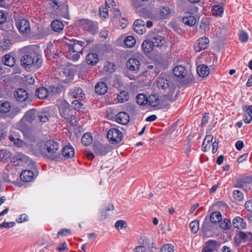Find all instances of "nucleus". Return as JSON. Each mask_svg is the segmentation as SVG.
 Listing matches in <instances>:
<instances>
[{"instance_id":"14","label":"nucleus","mask_w":252,"mask_h":252,"mask_svg":"<svg viewBox=\"0 0 252 252\" xmlns=\"http://www.w3.org/2000/svg\"><path fill=\"white\" fill-rule=\"evenodd\" d=\"M145 22L141 19H138L134 21L133 24V30L137 33L142 34L145 32Z\"/></svg>"},{"instance_id":"16","label":"nucleus","mask_w":252,"mask_h":252,"mask_svg":"<svg viewBox=\"0 0 252 252\" xmlns=\"http://www.w3.org/2000/svg\"><path fill=\"white\" fill-rule=\"evenodd\" d=\"M122 138V132L117 128L111 127V144L118 143Z\"/></svg>"},{"instance_id":"36","label":"nucleus","mask_w":252,"mask_h":252,"mask_svg":"<svg viewBox=\"0 0 252 252\" xmlns=\"http://www.w3.org/2000/svg\"><path fill=\"white\" fill-rule=\"evenodd\" d=\"M147 103L152 107H156L159 103V99L156 94H151L147 97Z\"/></svg>"},{"instance_id":"64","label":"nucleus","mask_w":252,"mask_h":252,"mask_svg":"<svg viewBox=\"0 0 252 252\" xmlns=\"http://www.w3.org/2000/svg\"><path fill=\"white\" fill-rule=\"evenodd\" d=\"M146 250L144 246H138L134 249V252H146Z\"/></svg>"},{"instance_id":"51","label":"nucleus","mask_w":252,"mask_h":252,"mask_svg":"<svg viewBox=\"0 0 252 252\" xmlns=\"http://www.w3.org/2000/svg\"><path fill=\"white\" fill-rule=\"evenodd\" d=\"M115 226L117 229L120 230L126 228L127 225L126 221L119 220L116 222Z\"/></svg>"},{"instance_id":"49","label":"nucleus","mask_w":252,"mask_h":252,"mask_svg":"<svg viewBox=\"0 0 252 252\" xmlns=\"http://www.w3.org/2000/svg\"><path fill=\"white\" fill-rule=\"evenodd\" d=\"M223 8L219 5H215L212 7V11L213 15H220L223 12Z\"/></svg>"},{"instance_id":"42","label":"nucleus","mask_w":252,"mask_h":252,"mask_svg":"<svg viewBox=\"0 0 252 252\" xmlns=\"http://www.w3.org/2000/svg\"><path fill=\"white\" fill-rule=\"evenodd\" d=\"M135 38L131 36H126L124 40V44L127 48H132L135 44Z\"/></svg>"},{"instance_id":"60","label":"nucleus","mask_w":252,"mask_h":252,"mask_svg":"<svg viewBox=\"0 0 252 252\" xmlns=\"http://www.w3.org/2000/svg\"><path fill=\"white\" fill-rule=\"evenodd\" d=\"M131 5L135 8H139L143 6L142 2L139 0H131Z\"/></svg>"},{"instance_id":"5","label":"nucleus","mask_w":252,"mask_h":252,"mask_svg":"<svg viewBox=\"0 0 252 252\" xmlns=\"http://www.w3.org/2000/svg\"><path fill=\"white\" fill-rule=\"evenodd\" d=\"M45 146L49 154V155H46L47 158L52 160H58L60 158V155L57 153V152L59 149L58 143L53 140H50L46 141Z\"/></svg>"},{"instance_id":"24","label":"nucleus","mask_w":252,"mask_h":252,"mask_svg":"<svg viewBox=\"0 0 252 252\" xmlns=\"http://www.w3.org/2000/svg\"><path fill=\"white\" fill-rule=\"evenodd\" d=\"M49 94V90L43 87L37 88L35 92L36 96L39 99H45L47 97Z\"/></svg>"},{"instance_id":"59","label":"nucleus","mask_w":252,"mask_h":252,"mask_svg":"<svg viewBox=\"0 0 252 252\" xmlns=\"http://www.w3.org/2000/svg\"><path fill=\"white\" fill-rule=\"evenodd\" d=\"M15 225V223L14 221L10 222H4L0 224V228L4 227L7 228H10L13 227Z\"/></svg>"},{"instance_id":"26","label":"nucleus","mask_w":252,"mask_h":252,"mask_svg":"<svg viewBox=\"0 0 252 252\" xmlns=\"http://www.w3.org/2000/svg\"><path fill=\"white\" fill-rule=\"evenodd\" d=\"M196 71L200 77H204L209 75L210 69L207 65L200 64L197 66Z\"/></svg>"},{"instance_id":"15","label":"nucleus","mask_w":252,"mask_h":252,"mask_svg":"<svg viewBox=\"0 0 252 252\" xmlns=\"http://www.w3.org/2000/svg\"><path fill=\"white\" fill-rule=\"evenodd\" d=\"M116 122L120 124L126 125L129 121V116L125 112H121L116 115L115 117Z\"/></svg>"},{"instance_id":"12","label":"nucleus","mask_w":252,"mask_h":252,"mask_svg":"<svg viewBox=\"0 0 252 252\" xmlns=\"http://www.w3.org/2000/svg\"><path fill=\"white\" fill-rule=\"evenodd\" d=\"M17 27L19 32L23 34L29 33L31 31L29 22L26 19L20 20L17 23Z\"/></svg>"},{"instance_id":"9","label":"nucleus","mask_w":252,"mask_h":252,"mask_svg":"<svg viewBox=\"0 0 252 252\" xmlns=\"http://www.w3.org/2000/svg\"><path fill=\"white\" fill-rule=\"evenodd\" d=\"M220 245L219 242L210 240L205 243L202 252H214L218 250Z\"/></svg>"},{"instance_id":"56","label":"nucleus","mask_w":252,"mask_h":252,"mask_svg":"<svg viewBox=\"0 0 252 252\" xmlns=\"http://www.w3.org/2000/svg\"><path fill=\"white\" fill-rule=\"evenodd\" d=\"M70 234L71 230L70 229L64 228L62 230H61L58 232L57 237H59L60 236H64Z\"/></svg>"},{"instance_id":"45","label":"nucleus","mask_w":252,"mask_h":252,"mask_svg":"<svg viewBox=\"0 0 252 252\" xmlns=\"http://www.w3.org/2000/svg\"><path fill=\"white\" fill-rule=\"evenodd\" d=\"M11 45L10 40L4 39L0 43V48L3 51H7L10 49Z\"/></svg>"},{"instance_id":"19","label":"nucleus","mask_w":252,"mask_h":252,"mask_svg":"<svg viewBox=\"0 0 252 252\" xmlns=\"http://www.w3.org/2000/svg\"><path fill=\"white\" fill-rule=\"evenodd\" d=\"M173 73L175 76L179 78H183L186 76L187 71L184 66L178 65L174 68Z\"/></svg>"},{"instance_id":"2","label":"nucleus","mask_w":252,"mask_h":252,"mask_svg":"<svg viewBox=\"0 0 252 252\" xmlns=\"http://www.w3.org/2000/svg\"><path fill=\"white\" fill-rule=\"evenodd\" d=\"M85 42L74 40L70 41V43H65V47L67 50L66 57L73 61H78L82 54L83 47L85 46Z\"/></svg>"},{"instance_id":"25","label":"nucleus","mask_w":252,"mask_h":252,"mask_svg":"<svg viewBox=\"0 0 252 252\" xmlns=\"http://www.w3.org/2000/svg\"><path fill=\"white\" fill-rule=\"evenodd\" d=\"M142 49L144 54H148L152 52L154 48L153 44L150 39L145 40L142 44Z\"/></svg>"},{"instance_id":"6","label":"nucleus","mask_w":252,"mask_h":252,"mask_svg":"<svg viewBox=\"0 0 252 252\" xmlns=\"http://www.w3.org/2000/svg\"><path fill=\"white\" fill-rule=\"evenodd\" d=\"M59 112L62 117L67 121L71 122L74 119V110L70 106V105L66 102H63L59 106Z\"/></svg>"},{"instance_id":"13","label":"nucleus","mask_w":252,"mask_h":252,"mask_svg":"<svg viewBox=\"0 0 252 252\" xmlns=\"http://www.w3.org/2000/svg\"><path fill=\"white\" fill-rule=\"evenodd\" d=\"M93 150L98 155H103L109 152V148L99 142H95L93 146Z\"/></svg>"},{"instance_id":"32","label":"nucleus","mask_w":252,"mask_h":252,"mask_svg":"<svg viewBox=\"0 0 252 252\" xmlns=\"http://www.w3.org/2000/svg\"><path fill=\"white\" fill-rule=\"evenodd\" d=\"M154 47H160L162 46L165 42L164 38L159 35H156L150 39Z\"/></svg>"},{"instance_id":"7","label":"nucleus","mask_w":252,"mask_h":252,"mask_svg":"<svg viewBox=\"0 0 252 252\" xmlns=\"http://www.w3.org/2000/svg\"><path fill=\"white\" fill-rule=\"evenodd\" d=\"M80 24L84 30L92 34H95L98 30L97 23L95 22L88 19H82Z\"/></svg>"},{"instance_id":"34","label":"nucleus","mask_w":252,"mask_h":252,"mask_svg":"<svg viewBox=\"0 0 252 252\" xmlns=\"http://www.w3.org/2000/svg\"><path fill=\"white\" fill-rule=\"evenodd\" d=\"M129 95L127 92L121 91L117 95V99L119 102L124 103L128 100Z\"/></svg>"},{"instance_id":"17","label":"nucleus","mask_w":252,"mask_h":252,"mask_svg":"<svg viewBox=\"0 0 252 252\" xmlns=\"http://www.w3.org/2000/svg\"><path fill=\"white\" fill-rule=\"evenodd\" d=\"M213 223L211 221L205 219L201 228V231L203 233V237L208 236V232L213 230Z\"/></svg>"},{"instance_id":"46","label":"nucleus","mask_w":252,"mask_h":252,"mask_svg":"<svg viewBox=\"0 0 252 252\" xmlns=\"http://www.w3.org/2000/svg\"><path fill=\"white\" fill-rule=\"evenodd\" d=\"M62 88L59 86H50L49 89V94L52 95L59 94L61 93Z\"/></svg>"},{"instance_id":"11","label":"nucleus","mask_w":252,"mask_h":252,"mask_svg":"<svg viewBox=\"0 0 252 252\" xmlns=\"http://www.w3.org/2000/svg\"><path fill=\"white\" fill-rule=\"evenodd\" d=\"M209 43V40L208 38L205 37H201L196 41L194 45V49L196 52H200L207 48Z\"/></svg>"},{"instance_id":"18","label":"nucleus","mask_w":252,"mask_h":252,"mask_svg":"<svg viewBox=\"0 0 252 252\" xmlns=\"http://www.w3.org/2000/svg\"><path fill=\"white\" fill-rule=\"evenodd\" d=\"M15 98L19 101H24L28 97V93L27 91L23 89H18L14 93Z\"/></svg>"},{"instance_id":"63","label":"nucleus","mask_w":252,"mask_h":252,"mask_svg":"<svg viewBox=\"0 0 252 252\" xmlns=\"http://www.w3.org/2000/svg\"><path fill=\"white\" fill-rule=\"evenodd\" d=\"M245 207L246 209L251 212H252V200L247 201L245 203Z\"/></svg>"},{"instance_id":"31","label":"nucleus","mask_w":252,"mask_h":252,"mask_svg":"<svg viewBox=\"0 0 252 252\" xmlns=\"http://www.w3.org/2000/svg\"><path fill=\"white\" fill-rule=\"evenodd\" d=\"M108 0H105V5L102 6L99 8V16L100 18L105 19L106 18H108L109 13H108V8L109 7V3Z\"/></svg>"},{"instance_id":"50","label":"nucleus","mask_w":252,"mask_h":252,"mask_svg":"<svg viewBox=\"0 0 252 252\" xmlns=\"http://www.w3.org/2000/svg\"><path fill=\"white\" fill-rule=\"evenodd\" d=\"M231 226V221L227 219H224L220 223V227L224 230L229 229Z\"/></svg>"},{"instance_id":"55","label":"nucleus","mask_w":252,"mask_h":252,"mask_svg":"<svg viewBox=\"0 0 252 252\" xmlns=\"http://www.w3.org/2000/svg\"><path fill=\"white\" fill-rule=\"evenodd\" d=\"M72 104L74 109L78 111H80L83 105L82 103L79 101L78 100H73Z\"/></svg>"},{"instance_id":"57","label":"nucleus","mask_w":252,"mask_h":252,"mask_svg":"<svg viewBox=\"0 0 252 252\" xmlns=\"http://www.w3.org/2000/svg\"><path fill=\"white\" fill-rule=\"evenodd\" d=\"M248 34L247 32L242 31L240 32L239 39L242 42H246L248 39Z\"/></svg>"},{"instance_id":"48","label":"nucleus","mask_w":252,"mask_h":252,"mask_svg":"<svg viewBox=\"0 0 252 252\" xmlns=\"http://www.w3.org/2000/svg\"><path fill=\"white\" fill-rule=\"evenodd\" d=\"M213 136L212 135H207L206 136L202 146V150L204 152H206V143H210L212 141Z\"/></svg>"},{"instance_id":"40","label":"nucleus","mask_w":252,"mask_h":252,"mask_svg":"<svg viewBox=\"0 0 252 252\" xmlns=\"http://www.w3.org/2000/svg\"><path fill=\"white\" fill-rule=\"evenodd\" d=\"M11 108L10 103L8 101H0V112L6 113Z\"/></svg>"},{"instance_id":"41","label":"nucleus","mask_w":252,"mask_h":252,"mask_svg":"<svg viewBox=\"0 0 252 252\" xmlns=\"http://www.w3.org/2000/svg\"><path fill=\"white\" fill-rule=\"evenodd\" d=\"M93 138L90 133H86L84 134L81 138L82 143L85 145L88 146L92 143Z\"/></svg>"},{"instance_id":"44","label":"nucleus","mask_w":252,"mask_h":252,"mask_svg":"<svg viewBox=\"0 0 252 252\" xmlns=\"http://www.w3.org/2000/svg\"><path fill=\"white\" fill-rule=\"evenodd\" d=\"M170 9L168 7L163 6L161 7L159 10V16L160 19H165L170 14Z\"/></svg>"},{"instance_id":"38","label":"nucleus","mask_w":252,"mask_h":252,"mask_svg":"<svg viewBox=\"0 0 252 252\" xmlns=\"http://www.w3.org/2000/svg\"><path fill=\"white\" fill-rule=\"evenodd\" d=\"M63 75L66 77V78L63 81L65 83H68L73 80L74 73L73 71L70 68L65 69L63 71Z\"/></svg>"},{"instance_id":"20","label":"nucleus","mask_w":252,"mask_h":252,"mask_svg":"<svg viewBox=\"0 0 252 252\" xmlns=\"http://www.w3.org/2000/svg\"><path fill=\"white\" fill-rule=\"evenodd\" d=\"M34 177L33 172L30 170H25L20 174V178L23 181L29 182L32 181Z\"/></svg>"},{"instance_id":"10","label":"nucleus","mask_w":252,"mask_h":252,"mask_svg":"<svg viewBox=\"0 0 252 252\" xmlns=\"http://www.w3.org/2000/svg\"><path fill=\"white\" fill-rule=\"evenodd\" d=\"M126 65L130 71L137 73L140 69V63L137 59L130 58L126 62Z\"/></svg>"},{"instance_id":"43","label":"nucleus","mask_w":252,"mask_h":252,"mask_svg":"<svg viewBox=\"0 0 252 252\" xmlns=\"http://www.w3.org/2000/svg\"><path fill=\"white\" fill-rule=\"evenodd\" d=\"M147 97L146 95L143 94H137L136 97V100L137 103L140 105H143L147 103Z\"/></svg>"},{"instance_id":"52","label":"nucleus","mask_w":252,"mask_h":252,"mask_svg":"<svg viewBox=\"0 0 252 252\" xmlns=\"http://www.w3.org/2000/svg\"><path fill=\"white\" fill-rule=\"evenodd\" d=\"M113 87L119 89L123 87V84L118 76H116L113 80Z\"/></svg>"},{"instance_id":"21","label":"nucleus","mask_w":252,"mask_h":252,"mask_svg":"<svg viewBox=\"0 0 252 252\" xmlns=\"http://www.w3.org/2000/svg\"><path fill=\"white\" fill-rule=\"evenodd\" d=\"M86 61L88 64L94 66L96 65L99 61L98 55L94 53H90L86 56Z\"/></svg>"},{"instance_id":"54","label":"nucleus","mask_w":252,"mask_h":252,"mask_svg":"<svg viewBox=\"0 0 252 252\" xmlns=\"http://www.w3.org/2000/svg\"><path fill=\"white\" fill-rule=\"evenodd\" d=\"M233 196L234 198L238 201L242 200L244 197L242 192L239 190H234Z\"/></svg>"},{"instance_id":"33","label":"nucleus","mask_w":252,"mask_h":252,"mask_svg":"<svg viewBox=\"0 0 252 252\" xmlns=\"http://www.w3.org/2000/svg\"><path fill=\"white\" fill-rule=\"evenodd\" d=\"M232 224L233 226L238 229L244 228L246 226L245 221L241 217H238L233 219Z\"/></svg>"},{"instance_id":"30","label":"nucleus","mask_w":252,"mask_h":252,"mask_svg":"<svg viewBox=\"0 0 252 252\" xmlns=\"http://www.w3.org/2000/svg\"><path fill=\"white\" fill-rule=\"evenodd\" d=\"M74 150L71 146H66L62 149V155L65 158H71L74 156Z\"/></svg>"},{"instance_id":"27","label":"nucleus","mask_w":252,"mask_h":252,"mask_svg":"<svg viewBox=\"0 0 252 252\" xmlns=\"http://www.w3.org/2000/svg\"><path fill=\"white\" fill-rule=\"evenodd\" d=\"M108 90L106 84L103 82H98L95 86V91L99 94H105Z\"/></svg>"},{"instance_id":"23","label":"nucleus","mask_w":252,"mask_h":252,"mask_svg":"<svg viewBox=\"0 0 252 252\" xmlns=\"http://www.w3.org/2000/svg\"><path fill=\"white\" fill-rule=\"evenodd\" d=\"M243 110L245 112V118L243 120L246 124H249L252 120V105H245L243 107Z\"/></svg>"},{"instance_id":"58","label":"nucleus","mask_w":252,"mask_h":252,"mask_svg":"<svg viewBox=\"0 0 252 252\" xmlns=\"http://www.w3.org/2000/svg\"><path fill=\"white\" fill-rule=\"evenodd\" d=\"M140 14L144 17L150 18L152 14L151 12L146 8H143L140 12Z\"/></svg>"},{"instance_id":"28","label":"nucleus","mask_w":252,"mask_h":252,"mask_svg":"<svg viewBox=\"0 0 252 252\" xmlns=\"http://www.w3.org/2000/svg\"><path fill=\"white\" fill-rule=\"evenodd\" d=\"M2 61L4 65L10 67L13 66L15 63L14 57L10 54L5 55L2 58Z\"/></svg>"},{"instance_id":"37","label":"nucleus","mask_w":252,"mask_h":252,"mask_svg":"<svg viewBox=\"0 0 252 252\" xmlns=\"http://www.w3.org/2000/svg\"><path fill=\"white\" fill-rule=\"evenodd\" d=\"M183 22L185 25L189 26H193L195 24L196 20L193 16L189 14L187 16L184 17L183 18Z\"/></svg>"},{"instance_id":"8","label":"nucleus","mask_w":252,"mask_h":252,"mask_svg":"<svg viewBox=\"0 0 252 252\" xmlns=\"http://www.w3.org/2000/svg\"><path fill=\"white\" fill-rule=\"evenodd\" d=\"M13 163L16 165H21L24 163L32 164L33 166L35 165V163L33 162L28 157L21 153H16L14 156Z\"/></svg>"},{"instance_id":"61","label":"nucleus","mask_w":252,"mask_h":252,"mask_svg":"<svg viewBox=\"0 0 252 252\" xmlns=\"http://www.w3.org/2000/svg\"><path fill=\"white\" fill-rule=\"evenodd\" d=\"M112 13L114 14V16H113L114 20L120 19L121 15V13L120 10L119 9H117V8L114 9L112 11Z\"/></svg>"},{"instance_id":"1","label":"nucleus","mask_w":252,"mask_h":252,"mask_svg":"<svg viewBox=\"0 0 252 252\" xmlns=\"http://www.w3.org/2000/svg\"><path fill=\"white\" fill-rule=\"evenodd\" d=\"M24 54L21 57V65L26 69L32 67L38 69L41 67L42 63L41 55L37 47L29 46L22 48Z\"/></svg>"},{"instance_id":"62","label":"nucleus","mask_w":252,"mask_h":252,"mask_svg":"<svg viewBox=\"0 0 252 252\" xmlns=\"http://www.w3.org/2000/svg\"><path fill=\"white\" fill-rule=\"evenodd\" d=\"M126 110L129 112L133 113L135 112V109L134 105L130 103H126Z\"/></svg>"},{"instance_id":"47","label":"nucleus","mask_w":252,"mask_h":252,"mask_svg":"<svg viewBox=\"0 0 252 252\" xmlns=\"http://www.w3.org/2000/svg\"><path fill=\"white\" fill-rule=\"evenodd\" d=\"M191 232L193 233H196L199 230V221L195 220L190 222L189 224Z\"/></svg>"},{"instance_id":"35","label":"nucleus","mask_w":252,"mask_h":252,"mask_svg":"<svg viewBox=\"0 0 252 252\" xmlns=\"http://www.w3.org/2000/svg\"><path fill=\"white\" fill-rule=\"evenodd\" d=\"M12 154L7 150H1L0 151V160L3 162H8L11 158Z\"/></svg>"},{"instance_id":"39","label":"nucleus","mask_w":252,"mask_h":252,"mask_svg":"<svg viewBox=\"0 0 252 252\" xmlns=\"http://www.w3.org/2000/svg\"><path fill=\"white\" fill-rule=\"evenodd\" d=\"M221 215L219 212H213L210 216V220L214 224L219 223L221 220Z\"/></svg>"},{"instance_id":"22","label":"nucleus","mask_w":252,"mask_h":252,"mask_svg":"<svg viewBox=\"0 0 252 252\" xmlns=\"http://www.w3.org/2000/svg\"><path fill=\"white\" fill-rule=\"evenodd\" d=\"M69 95L72 98L80 99L84 97V94L81 88L76 87L70 90Z\"/></svg>"},{"instance_id":"29","label":"nucleus","mask_w":252,"mask_h":252,"mask_svg":"<svg viewBox=\"0 0 252 252\" xmlns=\"http://www.w3.org/2000/svg\"><path fill=\"white\" fill-rule=\"evenodd\" d=\"M51 26L52 29L57 32H61L64 28L63 24L58 20H53L51 24Z\"/></svg>"},{"instance_id":"3","label":"nucleus","mask_w":252,"mask_h":252,"mask_svg":"<svg viewBox=\"0 0 252 252\" xmlns=\"http://www.w3.org/2000/svg\"><path fill=\"white\" fill-rule=\"evenodd\" d=\"M169 79L170 77L168 75L161 73L157 79L156 82L157 87L159 88H161L163 90L169 89V95H164L163 97L164 99L172 102L174 99L171 98V95L174 93L175 87L173 86L172 84L170 83Z\"/></svg>"},{"instance_id":"53","label":"nucleus","mask_w":252,"mask_h":252,"mask_svg":"<svg viewBox=\"0 0 252 252\" xmlns=\"http://www.w3.org/2000/svg\"><path fill=\"white\" fill-rule=\"evenodd\" d=\"M160 252H174V246L169 244L164 245L161 248Z\"/></svg>"},{"instance_id":"4","label":"nucleus","mask_w":252,"mask_h":252,"mask_svg":"<svg viewBox=\"0 0 252 252\" xmlns=\"http://www.w3.org/2000/svg\"><path fill=\"white\" fill-rule=\"evenodd\" d=\"M49 114L48 112L37 111L35 110H30L27 112L24 116L25 119L29 123L39 121L46 123L49 121Z\"/></svg>"}]
</instances>
